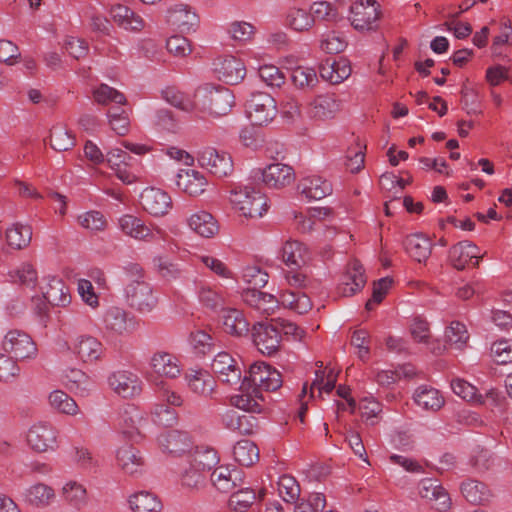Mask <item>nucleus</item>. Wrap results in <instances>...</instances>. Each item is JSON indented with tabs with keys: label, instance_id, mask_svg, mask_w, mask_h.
<instances>
[{
	"label": "nucleus",
	"instance_id": "nucleus-1",
	"mask_svg": "<svg viewBox=\"0 0 512 512\" xmlns=\"http://www.w3.org/2000/svg\"><path fill=\"white\" fill-rule=\"evenodd\" d=\"M196 109L214 117L227 115L234 105L232 91L223 86L205 84L195 94Z\"/></svg>",
	"mask_w": 512,
	"mask_h": 512
},
{
	"label": "nucleus",
	"instance_id": "nucleus-2",
	"mask_svg": "<svg viewBox=\"0 0 512 512\" xmlns=\"http://www.w3.org/2000/svg\"><path fill=\"white\" fill-rule=\"evenodd\" d=\"M231 204L245 217H261L268 209L267 197L249 186H237L230 191Z\"/></svg>",
	"mask_w": 512,
	"mask_h": 512
},
{
	"label": "nucleus",
	"instance_id": "nucleus-3",
	"mask_svg": "<svg viewBox=\"0 0 512 512\" xmlns=\"http://www.w3.org/2000/svg\"><path fill=\"white\" fill-rule=\"evenodd\" d=\"M282 382L279 371L264 362H256L250 366L248 375L243 377L242 387L248 385L265 391H276Z\"/></svg>",
	"mask_w": 512,
	"mask_h": 512
},
{
	"label": "nucleus",
	"instance_id": "nucleus-4",
	"mask_svg": "<svg viewBox=\"0 0 512 512\" xmlns=\"http://www.w3.org/2000/svg\"><path fill=\"white\" fill-rule=\"evenodd\" d=\"M246 111L253 125L263 126L276 116V101L268 93H253L246 103Z\"/></svg>",
	"mask_w": 512,
	"mask_h": 512
},
{
	"label": "nucleus",
	"instance_id": "nucleus-5",
	"mask_svg": "<svg viewBox=\"0 0 512 512\" xmlns=\"http://www.w3.org/2000/svg\"><path fill=\"white\" fill-rule=\"evenodd\" d=\"M253 342L264 355L275 354L281 343L280 328L274 323L258 322L252 327Z\"/></svg>",
	"mask_w": 512,
	"mask_h": 512
},
{
	"label": "nucleus",
	"instance_id": "nucleus-6",
	"mask_svg": "<svg viewBox=\"0 0 512 512\" xmlns=\"http://www.w3.org/2000/svg\"><path fill=\"white\" fill-rule=\"evenodd\" d=\"M128 305L140 312H150L157 303L149 283L143 280H133L125 288Z\"/></svg>",
	"mask_w": 512,
	"mask_h": 512
},
{
	"label": "nucleus",
	"instance_id": "nucleus-7",
	"mask_svg": "<svg viewBox=\"0 0 512 512\" xmlns=\"http://www.w3.org/2000/svg\"><path fill=\"white\" fill-rule=\"evenodd\" d=\"M198 162L203 168L219 178L230 175L234 169L230 154L212 147H207L199 153Z\"/></svg>",
	"mask_w": 512,
	"mask_h": 512
},
{
	"label": "nucleus",
	"instance_id": "nucleus-8",
	"mask_svg": "<svg viewBox=\"0 0 512 512\" xmlns=\"http://www.w3.org/2000/svg\"><path fill=\"white\" fill-rule=\"evenodd\" d=\"M378 8L375 0L355 2L350 8L351 25L358 31L375 29L380 15Z\"/></svg>",
	"mask_w": 512,
	"mask_h": 512
},
{
	"label": "nucleus",
	"instance_id": "nucleus-9",
	"mask_svg": "<svg viewBox=\"0 0 512 512\" xmlns=\"http://www.w3.org/2000/svg\"><path fill=\"white\" fill-rule=\"evenodd\" d=\"M211 368L218 379L229 386H237L241 384L242 388V369L229 353L219 352L213 359Z\"/></svg>",
	"mask_w": 512,
	"mask_h": 512
},
{
	"label": "nucleus",
	"instance_id": "nucleus-10",
	"mask_svg": "<svg viewBox=\"0 0 512 512\" xmlns=\"http://www.w3.org/2000/svg\"><path fill=\"white\" fill-rule=\"evenodd\" d=\"M5 352L12 355L16 360H23L34 356L37 348L32 338L20 330L9 331L2 342Z\"/></svg>",
	"mask_w": 512,
	"mask_h": 512
},
{
	"label": "nucleus",
	"instance_id": "nucleus-11",
	"mask_svg": "<svg viewBox=\"0 0 512 512\" xmlns=\"http://www.w3.org/2000/svg\"><path fill=\"white\" fill-rule=\"evenodd\" d=\"M253 177H261L264 184L269 188L280 189L291 184L295 179V174L291 166L282 163H273L263 170H254Z\"/></svg>",
	"mask_w": 512,
	"mask_h": 512
},
{
	"label": "nucleus",
	"instance_id": "nucleus-12",
	"mask_svg": "<svg viewBox=\"0 0 512 512\" xmlns=\"http://www.w3.org/2000/svg\"><path fill=\"white\" fill-rule=\"evenodd\" d=\"M418 493L428 500L432 507L440 512H446L451 507V498L446 489L437 479L425 478L418 484Z\"/></svg>",
	"mask_w": 512,
	"mask_h": 512
},
{
	"label": "nucleus",
	"instance_id": "nucleus-13",
	"mask_svg": "<svg viewBox=\"0 0 512 512\" xmlns=\"http://www.w3.org/2000/svg\"><path fill=\"white\" fill-rule=\"evenodd\" d=\"M28 445L37 452L53 449L57 443V431L51 423L39 421L27 433Z\"/></svg>",
	"mask_w": 512,
	"mask_h": 512
},
{
	"label": "nucleus",
	"instance_id": "nucleus-14",
	"mask_svg": "<svg viewBox=\"0 0 512 512\" xmlns=\"http://www.w3.org/2000/svg\"><path fill=\"white\" fill-rule=\"evenodd\" d=\"M143 209L155 217L164 216L172 207L171 197L165 191L148 187L140 195Z\"/></svg>",
	"mask_w": 512,
	"mask_h": 512
},
{
	"label": "nucleus",
	"instance_id": "nucleus-15",
	"mask_svg": "<svg viewBox=\"0 0 512 512\" xmlns=\"http://www.w3.org/2000/svg\"><path fill=\"white\" fill-rule=\"evenodd\" d=\"M214 66L217 77L226 84L236 85L240 83L246 75V67L243 61L232 55L219 58L214 63Z\"/></svg>",
	"mask_w": 512,
	"mask_h": 512
},
{
	"label": "nucleus",
	"instance_id": "nucleus-16",
	"mask_svg": "<svg viewBox=\"0 0 512 512\" xmlns=\"http://www.w3.org/2000/svg\"><path fill=\"white\" fill-rule=\"evenodd\" d=\"M104 329L111 334L123 335L136 328L134 317L118 307L109 308L103 316Z\"/></svg>",
	"mask_w": 512,
	"mask_h": 512
},
{
	"label": "nucleus",
	"instance_id": "nucleus-17",
	"mask_svg": "<svg viewBox=\"0 0 512 512\" xmlns=\"http://www.w3.org/2000/svg\"><path fill=\"white\" fill-rule=\"evenodd\" d=\"M449 259L458 270H463L469 266L476 267L480 261L479 249L469 241H462L450 248Z\"/></svg>",
	"mask_w": 512,
	"mask_h": 512
},
{
	"label": "nucleus",
	"instance_id": "nucleus-18",
	"mask_svg": "<svg viewBox=\"0 0 512 512\" xmlns=\"http://www.w3.org/2000/svg\"><path fill=\"white\" fill-rule=\"evenodd\" d=\"M340 111V101L335 94H322L316 96L308 106L310 118L320 121L332 119Z\"/></svg>",
	"mask_w": 512,
	"mask_h": 512
},
{
	"label": "nucleus",
	"instance_id": "nucleus-19",
	"mask_svg": "<svg viewBox=\"0 0 512 512\" xmlns=\"http://www.w3.org/2000/svg\"><path fill=\"white\" fill-rule=\"evenodd\" d=\"M224 427L239 435H251L258 429V419L251 414H240L234 409L222 414Z\"/></svg>",
	"mask_w": 512,
	"mask_h": 512
},
{
	"label": "nucleus",
	"instance_id": "nucleus-20",
	"mask_svg": "<svg viewBox=\"0 0 512 512\" xmlns=\"http://www.w3.org/2000/svg\"><path fill=\"white\" fill-rule=\"evenodd\" d=\"M110 387L121 397L131 398L140 394L141 381L137 375L129 371H117L108 378Z\"/></svg>",
	"mask_w": 512,
	"mask_h": 512
},
{
	"label": "nucleus",
	"instance_id": "nucleus-21",
	"mask_svg": "<svg viewBox=\"0 0 512 512\" xmlns=\"http://www.w3.org/2000/svg\"><path fill=\"white\" fill-rule=\"evenodd\" d=\"M160 447L164 452L174 456H180L189 452L192 448V441L185 431L170 430L158 437Z\"/></svg>",
	"mask_w": 512,
	"mask_h": 512
},
{
	"label": "nucleus",
	"instance_id": "nucleus-22",
	"mask_svg": "<svg viewBox=\"0 0 512 512\" xmlns=\"http://www.w3.org/2000/svg\"><path fill=\"white\" fill-rule=\"evenodd\" d=\"M119 229L127 236L140 241H152L154 233L142 219L125 214L118 219Z\"/></svg>",
	"mask_w": 512,
	"mask_h": 512
},
{
	"label": "nucleus",
	"instance_id": "nucleus-23",
	"mask_svg": "<svg viewBox=\"0 0 512 512\" xmlns=\"http://www.w3.org/2000/svg\"><path fill=\"white\" fill-rule=\"evenodd\" d=\"M176 185L184 193L190 196H198L205 191L207 179L196 170L184 169L177 174Z\"/></svg>",
	"mask_w": 512,
	"mask_h": 512
},
{
	"label": "nucleus",
	"instance_id": "nucleus-24",
	"mask_svg": "<svg viewBox=\"0 0 512 512\" xmlns=\"http://www.w3.org/2000/svg\"><path fill=\"white\" fill-rule=\"evenodd\" d=\"M43 298L50 306L66 307L71 302V295L62 279L49 277L42 287Z\"/></svg>",
	"mask_w": 512,
	"mask_h": 512
},
{
	"label": "nucleus",
	"instance_id": "nucleus-25",
	"mask_svg": "<svg viewBox=\"0 0 512 512\" xmlns=\"http://www.w3.org/2000/svg\"><path fill=\"white\" fill-rule=\"evenodd\" d=\"M222 326L232 336L242 337L249 333L250 323L241 310L235 308L222 309Z\"/></svg>",
	"mask_w": 512,
	"mask_h": 512
},
{
	"label": "nucleus",
	"instance_id": "nucleus-26",
	"mask_svg": "<svg viewBox=\"0 0 512 512\" xmlns=\"http://www.w3.org/2000/svg\"><path fill=\"white\" fill-rule=\"evenodd\" d=\"M460 490L464 498L473 505L488 504L493 493L483 482L475 479H466L461 483Z\"/></svg>",
	"mask_w": 512,
	"mask_h": 512
},
{
	"label": "nucleus",
	"instance_id": "nucleus-27",
	"mask_svg": "<svg viewBox=\"0 0 512 512\" xmlns=\"http://www.w3.org/2000/svg\"><path fill=\"white\" fill-rule=\"evenodd\" d=\"M168 21L177 26L182 32L195 31L199 18L190 7L185 4H177L168 10Z\"/></svg>",
	"mask_w": 512,
	"mask_h": 512
},
{
	"label": "nucleus",
	"instance_id": "nucleus-28",
	"mask_svg": "<svg viewBox=\"0 0 512 512\" xmlns=\"http://www.w3.org/2000/svg\"><path fill=\"white\" fill-rule=\"evenodd\" d=\"M298 190L308 199L320 200L332 193V185L320 176H309L300 180Z\"/></svg>",
	"mask_w": 512,
	"mask_h": 512
},
{
	"label": "nucleus",
	"instance_id": "nucleus-29",
	"mask_svg": "<svg viewBox=\"0 0 512 512\" xmlns=\"http://www.w3.org/2000/svg\"><path fill=\"white\" fill-rule=\"evenodd\" d=\"M73 352L84 362H94L101 358L104 348L97 338L82 335L74 343Z\"/></svg>",
	"mask_w": 512,
	"mask_h": 512
},
{
	"label": "nucleus",
	"instance_id": "nucleus-30",
	"mask_svg": "<svg viewBox=\"0 0 512 512\" xmlns=\"http://www.w3.org/2000/svg\"><path fill=\"white\" fill-rule=\"evenodd\" d=\"M116 458L118 466L125 473L130 475L140 473L144 466V459L140 451L131 445L120 447L117 451Z\"/></svg>",
	"mask_w": 512,
	"mask_h": 512
},
{
	"label": "nucleus",
	"instance_id": "nucleus-31",
	"mask_svg": "<svg viewBox=\"0 0 512 512\" xmlns=\"http://www.w3.org/2000/svg\"><path fill=\"white\" fill-rule=\"evenodd\" d=\"M150 364L153 371L160 376L176 378L181 372L178 358L167 352L155 353Z\"/></svg>",
	"mask_w": 512,
	"mask_h": 512
},
{
	"label": "nucleus",
	"instance_id": "nucleus-32",
	"mask_svg": "<svg viewBox=\"0 0 512 512\" xmlns=\"http://www.w3.org/2000/svg\"><path fill=\"white\" fill-rule=\"evenodd\" d=\"M403 245L409 256L419 263L425 262L432 250L430 239L420 233L407 236Z\"/></svg>",
	"mask_w": 512,
	"mask_h": 512
},
{
	"label": "nucleus",
	"instance_id": "nucleus-33",
	"mask_svg": "<svg viewBox=\"0 0 512 512\" xmlns=\"http://www.w3.org/2000/svg\"><path fill=\"white\" fill-rule=\"evenodd\" d=\"M243 301L260 312L270 314L278 306V299L260 289H245L242 293Z\"/></svg>",
	"mask_w": 512,
	"mask_h": 512
},
{
	"label": "nucleus",
	"instance_id": "nucleus-34",
	"mask_svg": "<svg viewBox=\"0 0 512 512\" xmlns=\"http://www.w3.org/2000/svg\"><path fill=\"white\" fill-rule=\"evenodd\" d=\"M185 378L189 389L202 397H210L216 387V381L207 371H191Z\"/></svg>",
	"mask_w": 512,
	"mask_h": 512
},
{
	"label": "nucleus",
	"instance_id": "nucleus-35",
	"mask_svg": "<svg viewBox=\"0 0 512 512\" xmlns=\"http://www.w3.org/2000/svg\"><path fill=\"white\" fill-rule=\"evenodd\" d=\"M188 225L195 233L204 238H212L219 231L216 219L206 211H199L191 215L188 219Z\"/></svg>",
	"mask_w": 512,
	"mask_h": 512
},
{
	"label": "nucleus",
	"instance_id": "nucleus-36",
	"mask_svg": "<svg viewBox=\"0 0 512 512\" xmlns=\"http://www.w3.org/2000/svg\"><path fill=\"white\" fill-rule=\"evenodd\" d=\"M237 480H241L238 469H229L226 466L216 467L211 474V482L222 493H228L237 487Z\"/></svg>",
	"mask_w": 512,
	"mask_h": 512
},
{
	"label": "nucleus",
	"instance_id": "nucleus-37",
	"mask_svg": "<svg viewBox=\"0 0 512 512\" xmlns=\"http://www.w3.org/2000/svg\"><path fill=\"white\" fill-rule=\"evenodd\" d=\"M282 259L286 265L300 268L309 260V252L299 241H286L282 247Z\"/></svg>",
	"mask_w": 512,
	"mask_h": 512
},
{
	"label": "nucleus",
	"instance_id": "nucleus-38",
	"mask_svg": "<svg viewBox=\"0 0 512 512\" xmlns=\"http://www.w3.org/2000/svg\"><path fill=\"white\" fill-rule=\"evenodd\" d=\"M413 397L416 404L424 410L437 411L444 405L440 392L425 385L418 387Z\"/></svg>",
	"mask_w": 512,
	"mask_h": 512
},
{
	"label": "nucleus",
	"instance_id": "nucleus-39",
	"mask_svg": "<svg viewBox=\"0 0 512 512\" xmlns=\"http://www.w3.org/2000/svg\"><path fill=\"white\" fill-rule=\"evenodd\" d=\"M189 463L203 472L210 471L219 463L218 453L211 447H196L193 454L190 455Z\"/></svg>",
	"mask_w": 512,
	"mask_h": 512
},
{
	"label": "nucleus",
	"instance_id": "nucleus-40",
	"mask_svg": "<svg viewBox=\"0 0 512 512\" xmlns=\"http://www.w3.org/2000/svg\"><path fill=\"white\" fill-rule=\"evenodd\" d=\"M129 503L134 512H160L163 507L160 499L148 491H141L132 495Z\"/></svg>",
	"mask_w": 512,
	"mask_h": 512
},
{
	"label": "nucleus",
	"instance_id": "nucleus-41",
	"mask_svg": "<svg viewBox=\"0 0 512 512\" xmlns=\"http://www.w3.org/2000/svg\"><path fill=\"white\" fill-rule=\"evenodd\" d=\"M285 23L294 31L304 32L314 25V17L307 9L291 7L287 11Z\"/></svg>",
	"mask_w": 512,
	"mask_h": 512
},
{
	"label": "nucleus",
	"instance_id": "nucleus-42",
	"mask_svg": "<svg viewBox=\"0 0 512 512\" xmlns=\"http://www.w3.org/2000/svg\"><path fill=\"white\" fill-rule=\"evenodd\" d=\"M279 303L298 314H305L312 308L310 298L300 291H284L280 295Z\"/></svg>",
	"mask_w": 512,
	"mask_h": 512
},
{
	"label": "nucleus",
	"instance_id": "nucleus-43",
	"mask_svg": "<svg viewBox=\"0 0 512 512\" xmlns=\"http://www.w3.org/2000/svg\"><path fill=\"white\" fill-rule=\"evenodd\" d=\"M233 456L240 465L249 467L259 460V449L254 442L244 439L235 444Z\"/></svg>",
	"mask_w": 512,
	"mask_h": 512
},
{
	"label": "nucleus",
	"instance_id": "nucleus-44",
	"mask_svg": "<svg viewBox=\"0 0 512 512\" xmlns=\"http://www.w3.org/2000/svg\"><path fill=\"white\" fill-rule=\"evenodd\" d=\"M32 239V228L29 225L20 223L14 224L6 231V240L10 247L23 249L27 247Z\"/></svg>",
	"mask_w": 512,
	"mask_h": 512
},
{
	"label": "nucleus",
	"instance_id": "nucleus-45",
	"mask_svg": "<svg viewBox=\"0 0 512 512\" xmlns=\"http://www.w3.org/2000/svg\"><path fill=\"white\" fill-rule=\"evenodd\" d=\"M232 403L238 409L249 413H260L263 409V397L259 391L254 388L252 393H241L232 397Z\"/></svg>",
	"mask_w": 512,
	"mask_h": 512
},
{
	"label": "nucleus",
	"instance_id": "nucleus-46",
	"mask_svg": "<svg viewBox=\"0 0 512 512\" xmlns=\"http://www.w3.org/2000/svg\"><path fill=\"white\" fill-rule=\"evenodd\" d=\"M26 500L33 506L45 507L49 505L51 500L54 498V490L43 484L38 483L31 486L26 492Z\"/></svg>",
	"mask_w": 512,
	"mask_h": 512
},
{
	"label": "nucleus",
	"instance_id": "nucleus-47",
	"mask_svg": "<svg viewBox=\"0 0 512 512\" xmlns=\"http://www.w3.org/2000/svg\"><path fill=\"white\" fill-rule=\"evenodd\" d=\"M198 299L205 308L212 311L222 310L225 304L223 294L207 285L199 286Z\"/></svg>",
	"mask_w": 512,
	"mask_h": 512
},
{
	"label": "nucleus",
	"instance_id": "nucleus-48",
	"mask_svg": "<svg viewBox=\"0 0 512 512\" xmlns=\"http://www.w3.org/2000/svg\"><path fill=\"white\" fill-rule=\"evenodd\" d=\"M111 13L114 20L121 19L123 21L130 16V22H122V28L126 30L140 31L144 27L143 19L127 6L116 5L112 8Z\"/></svg>",
	"mask_w": 512,
	"mask_h": 512
},
{
	"label": "nucleus",
	"instance_id": "nucleus-49",
	"mask_svg": "<svg viewBox=\"0 0 512 512\" xmlns=\"http://www.w3.org/2000/svg\"><path fill=\"white\" fill-rule=\"evenodd\" d=\"M75 145V139L63 126H54L50 131V146L55 151H68Z\"/></svg>",
	"mask_w": 512,
	"mask_h": 512
},
{
	"label": "nucleus",
	"instance_id": "nucleus-50",
	"mask_svg": "<svg viewBox=\"0 0 512 512\" xmlns=\"http://www.w3.org/2000/svg\"><path fill=\"white\" fill-rule=\"evenodd\" d=\"M293 84L300 89H313L319 82L313 68L298 66L291 72Z\"/></svg>",
	"mask_w": 512,
	"mask_h": 512
},
{
	"label": "nucleus",
	"instance_id": "nucleus-51",
	"mask_svg": "<svg viewBox=\"0 0 512 512\" xmlns=\"http://www.w3.org/2000/svg\"><path fill=\"white\" fill-rule=\"evenodd\" d=\"M51 407L58 412L74 415L77 413L78 406L73 398L61 390H55L49 395Z\"/></svg>",
	"mask_w": 512,
	"mask_h": 512
},
{
	"label": "nucleus",
	"instance_id": "nucleus-52",
	"mask_svg": "<svg viewBox=\"0 0 512 512\" xmlns=\"http://www.w3.org/2000/svg\"><path fill=\"white\" fill-rule=\"evenodd\" d=\"M63 497L67 503L76 509H81L87 503L86 489L74 481L68 482L63 487Z\"/></svg>",
	"mask_w": 512,
	"mask_h": 512
},
{
	"label": "nucleus",
	"instance_id": "nucleus-53",
	"mask_svg": "<svg viewBox=\"0 0 512 512\" xmlns=\"http://www.w3.org/2000/svg\"><path fill=\"white\" fill-rule=\"evenodd\" d=\"M257 499V494L252 488H241L233 492L229 498V505L239 512L248 510Z\"/></svg>",
	"mask_w": 512,
	"mask_h": 512
},
{
	"label": "nucleus",
	"instance_id": "nucleus-54",
	"mask_svg": "<svg viewBox=\"0 0 512 512\" xmlns=\"http://www.w3.org/2000/svg\"><path fill=\"white\" fill-rule=\"evenodd\" d=\"M153 265L158 275L166 281L177 280L182 275V270L179 268L178 264L170 261L167 257H154Z\"/></svg>",
	"mask_w": 512,
	"mask_h": 512
},
{
	"label": "nucleus",
	"instance_id": "nucleus-55",
	"mask_svg": "<svg viewBox=\"0 0 512 512\" xmlns=\"http://www.w3.org/2000/svg\"><path fill=\"white\" fill-rule=\"evenodd\" d=\"M279 495L287 503H294L299 500L300 486L296 479L289 475H283L277 483Z\"/></svg>",
	"mask_w": 512,
	"mask_h": 512
},
{
	"label": "nucleus",
	"instance_id": "nucleus-56",
	"mask_svg": "<svg viewBox=\"0 0 512 512\" xmlns=\"http://www.w3.org/2000/svg\"><path fill=\"white\" fill-rule=\"evenodd\" d=\"M445 337L451 346L461 350L467 343L469 334L466 326L463 323L459 321H453L446 329Z\"/></svg>",
	"mask_w": 512,
	"mask_h": 512
},
{
	"label": "nucleus",
	"instance_id": "nucleus-57",
	"mask_svg": "<svg viewBox=\"0 0 512 512\" xmlns=\"http://www.w3.org/2000/svg\"><path fill=\"white\" fill-rule=\"evenodd\" d=\"M453 392L469 402L485 403L483 396L477 393V388L463 379H454L451 382Z\"/></svg>",
	"mask_w": 512,
	"mask_h": 512
},
{
	"label": "nucleus",
	"instance_id": "nucleus-58",
	"mask_svg": "<svg viewBox=\"0 0 512 512\" xmlns=\"http://www.w3.org/2000/svg\"><path fill=\"white\" fill-rule=\"evenodd\" d=\"M205 480V472L193 467V465L189 463V467L186 468L182 474L181 484L184 488L195 492L205 486Z\"/></svg>",
	"mask_w": 512,
	"mask_h": 512
},
{
	"label": "nucleus",
	"instance_id": "nucleus-59",
	"mask_svg": "<svg viewBox=\"0 0 512 512\" xmlns=\"http://www.w3.org/2000/svg\"><path fill=\"white\" fill-rule=\"evenodd\" d=\"M94 99L97 103L107 105L110 102L124 105L126 103V97L123 93L108 86L107 84H101L93 92Z\"/></svg>",
	"mask_w": 512,
	"mask_h": 512
},
{
	"label": "nucleus",
	"instance_id": "nucleus-60",
	"mask_svg": "<svg viewBox=\"0 0 512 512\" xmlns=\"http://www.w3.org/2000/svg\"><path fill=\"white\" fill-rule=\"evenodd\" d=\"M343 280L350 282L353 285V288L358 292L362 290L367 280L365 270L360 261L354 259L347 265Z\"/></svg>",
	"mask_w": 512,
	"mask_h": 512
},
{
	"label": "nucleus",
	"instance_id": "nucleus-61",
	"mask_svg": "<svg viewBox=\"0 0 512 512\" xmlns=\"http://www.w3.org/2000/svg\"><path fill=\"white\" fill-rule=\"evenodd\" d=\"M261 80L270 87H281L286 80L285 74L276 66L271 64L262 65L258 69Z\"/></svg>",
	"mask_w": 512,
	"mask_h": 512
},
{
	"label": "nucleus",
	"instance_id": "nucleus-62",
	"mask_svg": "<svg viewBox=\"0 0 512 512\" xmlns=\"http://www.w3.org/2000/svg\"><path fill=\"white\" fill-rule=\"evenodd\" d=\"M79 224L93 232L103 231L107 227V220L102 212L91 210L78 217Z\"/></svg>",
	"mask_w": 512,
	"mask_h": 512
},
{
	"label": "nucleus",
	"instance_id": "nucleus-63",
	"mask_svg": "<svg viewBox=\"0 0 512 512\" xmlns=\"http://www.w3.org/2000/svg\"><path fill=\"white\" fill-rule=\"evenodd\" d=\"M326 506V498L322 493L313 492L306 499H301L295 506L294 512H319Z\"/></svg>",
	"mask_w": 512,
	"mask_h": 512
},
{
	"label": "nucleus",
	"instance_id": "nucleus-64",
	"mask_svg": "<svg viewBox=\"0 0 512 512\" xmlns=\"http://www.w3.org/2000/svg\"><path fill=\"white\" fill-rule=\"evenodd\" d=\"M268 274L257 266H250L244 269L243 279L250 286L247 289H260L268 283Z\"/></svg>",
	"mask_w": 512,
	"mask_h": 512
}]
</instances>
